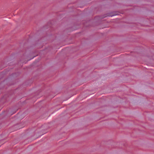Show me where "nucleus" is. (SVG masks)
I'll list each match as a JSON object with an SVG mask.
<instances>
[{"instance_id":"obj_1","label":"nucleus","mask_w":154,"mask_h":154,"mask_svg":"<svg viewBox=\"0 0 154 154\" xmlns=\"http://www.w3.org/2000/svg\"><path fill=\"white\" fill-rule=\"evenodd\" d=\"M112 15H109L108 14H106V17L107 16H109V17L111 16V17H112Z\"/></svg>"}]
</instances>
